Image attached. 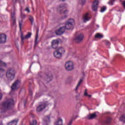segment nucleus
<instances>
[{
	"label": "nucleus",
	"instance_id": "1",
	"mask_svg": "<svg viewBox=\"0 0 125 125\" xmlns=\"http://www.w3.org/2000/svg\"><path fill=\"white\" fill-rule=\"evenodd\" d=\"M14 104L13 99H8L6 101L2 102L0 104V110L1 114L6 113L7 110H10Z\"/></svg>",
	"mask_w": 125,
	"mask_h": 125
},
{
	"label": "nucleus",
	"instance_id": "2",
	"mask_svg": "<svg viewBox=\"0 0 125 125\" xmlns=\"http://www.w3.org/2000/svg\"><path fill=\"white\" fill-rule=\"evenodd\" d=\"M16 74V71L14 68H9L6 72V77L8 79V81H10L11 82L15 78Z\"/></svg>",
	"mask_w": 125,
	"mask_h": 125
},
{
	"label": "nucleus",
	"instance_id": "3",
	"mask_svg": "<svg viewBox=\"0 0 125 125\" xmlns=\"http://www.w3.org/2000/svg\"><path fill=\"white\" fill-rule=\"evenodd\" d=\"M6 66H7L6 63L0 59V78H2L4 76L5 69L3 68H5Z\"/></svg>",
	"mask_w": 125,
	"mask_h": 125
},
{
	"label": "nucleus",
	"instance_id": "4",
	"mask_svg": "<svg viewBox=\"0 0 125 125\" xmlns=\"http://www.w3.org/2000/svg\"><path fill=\"white\" fill-rule=\"evenodd\" d=\"M74 22L75 21L73 19L68 20V21L65 22V24L64 25L66 28V30H73V29H74V25L73 24H74Z\"/></svg>",
	"mask_w": 125,
	"mask_h": 125
},
{
	"label": "nucleus",
	"instance_id": "5",
	"mask_svg": "<svg viewBox=\"0 0 125 125\" xmlns=\"http://www.w3.org/2000/svg\"><path fill=\"white\" fill-rule=\"evenodd\" d=\"M74 62H73L72 61H68L66 62L65 64V67L66 71H72V70H74Z\"/></svg>",
	"mask_w": 125,
	"mask_h": 125
},
{
	"label": "nucleus",
	"instance_id": "6",
	"mask_svg": "<svg viewBox=\"0 0 125 125\" xmlns=\"http://www.w3.org/2000/svg\"><path fill=\"white\" fill-rule=\"evenodd\" d=\"M53 77L52 76V73L51 72H49L46 74L45 76V78L44 79V83H48L52 81Z\"/></svg>",
	"mask_w": 125,
	"mask_h": 125
},
{
	"label": "nucleus",
	"instance_id": "7",
	"mask_svg": "<svg viewBox=\"0 0 125 125\" xmlns=\"http://www.w3.org/2000/svg\"><path fill=\"white\" fill-rule=\"evenodd\" d=\"M112 122V118L111 117H106L104 120H100L99 123L101 125H108L111 124Z\"/></svg>",
	"mask_w": 125,
	"mask_h": 125
},
{
	"label": "nucleus",
	"instance_id": "8",
	"mask_svg": "<svg viewBox=\"0 0 125 125\" xmlns=\"http://www.w3.org/2000/svg\"><path fill=\"white\" fill-rule=\"evenodd\" d=\"M47 103H43L40 104L37 107L36 111L37 112H38L39 113L41 112H42L45 108H46V106L48 105Z\"/></svg>",
	"mask_w": 125,
	"mask_h": 125
},
{
	"label": "nucleus",
	"instance_id": "9",
	"mask_svg": "<svg viewBox=\"0 0 125 125\" xmlns=\"http://www.w3.org/2000/svg\"><path fill=\"white\" fill-rule=\"evenodd\" d=\"M66 30H67V28L65 27V25L63 26H62L59 29L55 31V34H56L57 36H61L65 33V31Z\"/></svg>",
	"mask_w": 125,
	"mask_h": 125
},
{
	"label": "nucleus",
	"instance_id": "10",
	"mask_svg": "<svg viewBox=\"0 0 125 125\" xmlns=\"http://www.w3.org/2000/svg\"><path fill=\"white\" fill-rule=\"evenodd\" d=\"M31 36H32V33L31 32H28L27 34L25 35L24 37V34H23V33H21V44H23L24 43V41L25 40H28V39L31 38Z\"/></svg>",
	"mask_w": 125,
	"mask_h": 125
},
{
	"label": "nucleus",
	"instance_id": "11",
	"mask_svg": "<svg viewBox=\"0 0 125 125\" xmlns=\"http://www.w3.org/2000/svg\"><path fill=\"white\" fill-rule=\"evenodd\" d=\"M83 38H84V37L83 36V34H80L75 37V38L74 39V41L75 42H76V43H80V42H83Z\"/></svg>",
	"mask_w": 125,
	"mask_h": 125
},
{
	"label": "nucleus",
	"instance_id": "12",
	"mask_svg": "<svg viewBox=\"0 0 125 125\" xmlns=\"http://www.w3.org/2000/svg\"><path fill=\"white\" fill-rule=\"evenodd\" d=\"M15 11L11 13L12 26L16 25V17H15Z\"/></svg>",
	"mask_w": 125,
	"mask_h": 125
},
{
	"label": "nucleus",
	"instance_id": "13",
	"mask_svg": "<svg viewBox=\"0 0 125 125\" xmlns=\"http://www.w3.org/2000/svg\"><path fill=\"white\" fill-rule=\"evenodd\" d=\"M6 42V35L4 34H0V44H2Z\"/></svg>",
	"mask_w": 125,
	"mask_h": 125
},
{
	"label": "nucleus",
	"instance_id": "14",
	"mask_svg": "<svg viewBox=\"0 0 125 125\" xmlns=\"http://www.w3.org/2000/svg\"><path fill=\"white\" fill-rule=\"evenodd\" d=\"M83 21L85 23L87 21H89L91 19V17L89 16V13H86L83 16Z\"/></svg>",
	"mask_w": 125,
	"mask_h": 125
},
{
	"label": "nucleus",
	"instance_id": "15",
	"mask_svg": "<svg viewBox=\"0 0 125 125\" xmlns=\"http://www.w3.org/2000/svg\"><path fill=\"white\" fill-rule=\"evenodd\" d=\"M59 44V41L58 40H53L52 42V47L54 49H58V45Z\"/></svg>",
	"mask_w": 125,
	"mask_h": 125
},
{
	"label": "nucleus",
	"instance_id": "16",
	"mask_svg": "<svg viewBox=\"0 0 125 125\" xmlns=\"http://www.w3.org/2000/svg\"><path fill=\"white\" fill-rule=\"evenodd\" d=\"M19 84H20V80H17L12 85V90H15V89H16V87H17Z\"/></svg>",
	"mask_w": 125,
	"mask_h": 125
},
{
	"label": "nucleus",
	"instance_id": "17",
	"mask_svg": "<svg viewBox=\"0 0 125 125\" xmlns=\"http://www.w3.org/2000/svg\"><path fill=\"white\" fill-rule=\"evenodd\" d=\"M43 121V125H48V124L50 123V116L48 115L47 116H45Z\"/></svg>",
	"mask_w": 125,
	"mask_h": 125
},
{
	"label": "nucleus",
	"instance_id": "18",
	"mask_svg": "<svg viewBox=\"0 0 125 125\" xmlns=\"http://www.w3.org/2000/svg\"><path fill=\"white\" fill-rule=\"evenodd\" d=\"M97 112H95L92 114H90L88 116V119L89 120H93V119H95V118H97L98 116L97 115Z\"/></svg>",
	"mask_w": 125,
	"mask_h": 125
},
{
	"label": "nucleus",
	"instance_id": "19",
	"mask_svg": "<svg viewBox=\"0 0 125 125\" xmlns=\"http://www.w3.org/2000/svg\"><path fill=\"white\" fill-rule=\"evenodd\" d=\"M54 56L56 58L60 59L62 57V55L58 51L56 50L54 52Z\"/></svg>",
	"mask_w": 125,
	"mask_h": 125
},
{
	"label": "nucleus",
	"instance_id": "20",
	"mask_svg": "<svg viewBox=\"0 0 125 125\" xmlns=\"http://www.w3.org/2000/svg\"><path fill=\"white\" fill-rule=\"evenodd\" d=\"M54 125H63V120L61 118H58L57 121L54 123Z\"/></svg>",
	"mask_w": 125,
	"mask_h": 125
},
{
	"label": "nucleus",
	"instance_id": "21",
	"mask_svg": "<svg viewBox=\"0 0 125 125\" xmlns=\"http://www.w3.org/2000/svg\"><path fill=\"white\" fill-rule=\"evenodd\" d=\"M38 39H39V29H36V34L35 36V46L37 45V43H38Z\"/></svg>",
	"mask_w": 125,
	"mask_h": 125
},
{
	"label": "nucleus",
	"instance_id": "22",
	"mask_svg": "<svg viewBox=\"0 0 125 125\" xmlns=\"http://www.w3.org/2000/svg\"><path fill=\"white\" fill-rule=\"evenodd\" d=\"M18 121V119H15L11 122L9 123L7 125H17Z\"/></svg>",
	"mask_w": 125,
	"mask_h": 125
},
{
	"label": "nucleus",
	"instance_id": "23",
	"mask_svg": "<svg viewBox=\"0 0 125 125\" xmlns=\"http://www.w3.org/2000/svg\"><path fill=\"white\" fill-rule=\"evenodd\" d=\"M57 51H58L62 55L65 52V49L62 47H61L59 48H58Z\"/></svg>",
	"mask_w": 125,
	"mask_h": 125
},
{
	"label": "nucleus",
	"instance_id": "24",
	"mask_svg": "<svg viewBox=\"0 0 125 125\" xmlns=\"http://www.w3.org/2000/svg\"><path fill=\"white\" fill-rule=\"evenodd\" d=\"M83 78H81L79 82H78V83L75 88V91H78V89H79V87L80 86V85H81V83H83Z\"/></svg>",
	"mask_w": 125,
	"mask_h": 125
},
{
	"label": "nucleus",
	"instance_id": "25",
	"mask_svg": "<svg viewBox=\"0 0 125 125\" xmlns=\"http://www.w3.org/2000/svg\"><path fill=\"white\" fill-rule=\"evenodd\" d=\"M83 78H81L79 82H78V83L75 88V91H78V89H79V87L80 86V85H81V83H83Z\"/></svg>",
	"mask_w": 125,
	"mask_h": 125
},
{
	"label": "nucleus",
	"instance_id": "26",
	"mask_svg": "<svg viewBox=\"0 0 125 125\" xmlns=\"http://www.w3.org/2000/svg\"><path fill=\"white\" fill-rule=\"evenodd\" d=\"M119 121L122 122L124 124H125V115H122L119 118Z\"/></svg>",
	"mask_w": 125,
	"mask_h": 125
},
{
	"label": "nucleus",
	"instance_id": "27",
	"mask_svg": "<svg viewBox=\"0 0 125 125\" xmlns=\"http://www.w3.org/2000/svg\"><path fill=\"white\" fill-rule=\"evenodd\" d=\"M64 9L63 6H60L59 8H58V10L60 12V14H62V10Z\"/></svg>",
	"mask_w": 125,
	"mask_h": 125
},
{
	"label": "nucleus",
	"instance_id": "28",
	"mask_svg": "<svg viewBox=\"0 0 125 125\" xmlns=\"http://www.w3.org/2000/svg\"><path fill=\"white\" fill-rule=\"evenodd\" d=\"M92 9L93 11H97V9H98V6L92 5Z\"/></svg>",
	"mask_w": 125,
	"mask_h": 125
},
{
	"label": "nucleus",
	"instance_id": "29",
	"mask_svg": "<svg viewBox=\"0 0 125 125\" xmlns=\"http://www.w3.org/2000/svg\"><path fill=\"white\" fill-rule=\"evenodd\" d=\"M95 38L96 39H102V38H103V35L98 33L95 35Z\"/></svg>",
	"mask_w": 125,
	"mask_h": 125
},
{
	"label": "nucleus",
	"instance_id": "30",
	"mask_svg": "<svg viewBox=\"0 0 125 125\" xmlns=\"http://www.w3.org/2000/svg\"><path fill=\"white\" fill-rule=\"evenodd\" d=\"M22 24H23V21H22V20L20 21L19 25L20 31L22 30Z\"/></svg>",
	"mask_w": 125,
	"mask_h": 125
},
{
	"label": "nucleus",
	"instance_id": "31",
	"mask_svg": "<svg viewBox=\"0 0 125 125\" xmlns=\"http://www.w3.org/2000/svg\"><path fill=\"white\" fill-rule=\"evenodd\" d=\"M21 19H25L26 17V15H25V14H23V13H22V10H21Z\"/></svg>",
	"mask_w": 125,
	"mask_h": 125
},
{
	"label": "nucleus",
	"instance_id": "32",
	"mask_svg": "<svg viewBox=\"0 0 125 125\" xmlns=\"http://www.w3.org/2000/svg\"><path fill=\"white\" fill-rule=\"evenodd\" d=\"M99 3V0H95L93 1V5H96L97 6H98Z\"/></svg>",
	"mask_w": 125,
	"mask_h": 125
},
{
	"label": "nucleus",
	"instance_id": "33",
	"mask_svg": "<svg viewBox=\"0 0 125 125\" xmlns=\"http://www.w3.org/2000/svg\"><path fill=\"white\" fill-rule=\"evenodd\" d=\"M84 96H88V97H91V95H88V94L87 93V89H85V92L84 93Z\"/></svg>",
	"mask_w": 125,
	"mask_h": 125
},
{
	"label": "nucleus",
	"instance_id": "34",
	"mask_svg": "<svg viewBox=\"0 0 125 125\" xmlns=\"http://www.w3.org/2000/svg\"><path fill=\"white\" fill-rule=\"evenodd\" d=\"M110 41L111 42H116L117 41H118V39H117L116 36H114L110 38Z\"/></svg>",
	"mask_w": 125,
	"mask_h": 125
},
{
	"label": "nucleus",
	"instance_id": "35",
	"mask_svg": "<svg viewBox=\"0 0 125 125\" xmlns=\"http://www.w3.org/2000/svg\"><path fill=\"white\" fill-rule=\"evenodd\" d=\"M115 0H109V1L108 2L109 5H114V2Z\"/></svg>",
	"mask_w": 125,
	"mask_h": 125
},
{
	"label": "nucleus",
	"instance_id": "36",
	"mask_svg": "<svg viewBox=\"0 0 125 125\" xmlns=\"http://www.w3.org/2000/svg\"><path fill=\"white\" fill-rule=\"evenodd\" d=\"M29 20L30 21L31 24L33 25V23H34V18L30 16L29 18Z\"/></svg>",
	"mask_w": 125,
	"mask_h": 125
},
{
	"label": "nucleus",
	"instance_id": "37",
	"mask_svg": "<svg viewBox=\"0 0 125 125\" xmlns=\"http://www.w3.org/2000/svg\"><path fill=\"white\" fill-rule=\"evenodd\" d=\"M106 6H103L101 8V12L102 13H103L104 12V11H106Z\"/></svg>",
	"mask_w": 125,
	"mask_h": 125
},
{
	"label": "nucleus",
	"instance_id": "38",
	"mask_svg": "<svg viewBox=\"0 0 125 125\" xmlns=\"http://www.w3.org/2000/svg\"><path fill=\"white\" fill-rule=\"evenodd\" d=\"M37 124V122L36 120H33L32 122L30 123V125H36Z\"/></svg>",
	"mask_w": 125,
	"mask_h": 125
},
{
	"label": "nucleus",
	"instance_id": "39",
	"mask_svg": "<svg viewBox=\"0 0 125 125\" xmlns=\"http://www.w3.org/2000/svg\"><path fill=\"white\" fill-rule=\"evenodd\" d=\"M105 45H110L111 43L109 41H106L105 43Z\"/></svg>",
	"mask_w": 125,
	"mask_h": 125
},
{
	"label": "nucleus",
	"instance_id": "40",
	"mask_svg": "<svg viewBox=\"0 0 125 125\" xmlns=\"http://www.w3.org/2000/svg\"><path fill=\"white\" fill-rule=\"evenodd\" d=\"M122 5H123L124 9L125 10V0L123 1L122 3Z\"/></svg>",
	"mask_w": 125,
	"mask_h": 125
},
{
	"label": "nucleus",
	"instance_id": "41",
	"mask_svg": "<svg viewBox=\"0 0 125 125\" xmlns=\"http://www.w3.org/2000/svg\"><path fill=\"white\" fill-rule=\"evenodd\" d=\"M86 1V0H82V5H84V3H85Z\"/></svg>",
	"mask_w": 125,
	"mask_h": 125
},
{
	"label": "nucleus",
	"instance_id": "42",
	"mask_svg": "<svg viewBox=\"0 0 125 125\" xmlns=\"http://www.w3.org/2000/svg\"><path fill=\"white\" fill-rule=\"evenodd\" d=\"M25 11H27L28 12V13H30V9H29L28 7H27L25 9Z\"/></svg>",
	"mask_w": 125,
	"mask_h": 125
},
{
	"label": "nucleus",
	"instance_id": "43",
	"mask_svg": "<svg viewBox=\"0 0 125 125\" xmlns=\"http://www.w3.org/2000/svg\"><path fill=\"white\" fill-rule=\"evenodd\" d=\"M73 123V119L70 120L69 123L67 124V125H71Z\"/></svg>",
	"mask_w": 125,
	"mask_h": 125
},
{
	"label": "nucleus",
	"instance_id": "44",
	"mask_svg": "<svg viewBox=\"0 0 125 125\" xmlns=\"http://www.w3.org/2000/svg\"><path fill=\"white\" fill-rule=\"evenodd\" d=\"M67 17H68V16H67V15L63 16L62 17V19H66V18H67Z\"/></svg>",
	"mask_w": 125,
	"mask_h": 125
},
{
	"label": "nucleus",
	"instance_id": "45",
	"mask_svg": "<svg viewBox=\"0 0 125 125\" xmlns=\"http://www.w3.org/2000/svg\"><path fill=\"white\" fill-rule=\"evenodd\" d=\"M67 13H68V11L67 10H66L62 12V14H66Z\"/></svg>",
	"mask_w": 125,
	"mask_h": 125
},
{
	"label": "nucleus",
	"instance_id": "46",
	"mask_svg": "<svg viewBox=\"0 0 125 125\" xmlns=\"http://www.w3.org/2000/svg\"><path fill=\"white\" fill-rule=\"evenodd\" d=\"M29 94L30 95H32L33 94V91H32V90H29Z\"/></svg>",
	"mask_w": 125,
	"mask_h": 125
},
{
	"label": "nucleus",
	"instance_id": "47",
	"mask_svg": "<svg viewBox=\"0 0 125 125\" xmlns=\"http://www.w3.org/2000/svg\"><path fill=\"white\" fill-rule=\"evenodd\" d=\"M42 84H43V86H44V84L43 83L41 82L39 83V85L41 86V85H42Z\"/></svg>",
	"mask_w": 125,
	"mask_h": 125
},
{
	"label": "nucleus",
	"instance_id": "48",
	"mask_svg": "<svg viewBox=\"0 0 125 125\" xmlns=\"http://www.w3.org/2000/svg\"><path fill=\"white\" fill-rule=\"evenodd\" d=\"M26 104H27V101L26 100L24 101V106H26Z\"/></svg>",
	"mask_w": 125,
	"mask_h": 125
},
{
	"label": "nucleus",
	"instance_id": "49",
	"mask_svg": "<svg viewBox=\"0 0 125 125\" xmlns=\"http://www.w3.org/2000/svg\"><path fill=\"white\" fill-rule=\"evenodd\" d=\"M60 1H66V0H59Z\"/></svg>",
	"mask_w": 125,
	"mask_h": 125
},
{
	"label": "nucleus",
	"instance_id": "50",
	"mask_svg": "<svg viewBox=\"0 0 125 125\" xmlns=\"http://www.w3.org/2000/svg\"><path fill=\"white\" fill-rule=\"evenodd\" d=\"M32 65H33V63H32V64L30 65L29 68H31V67H32Z\"/></svg>",
	"mask_w": 125,
	"mask_h": 125
},
{
	"label": "nucleus",
	"instance_id": "51",
	"mask_svg": "<svg viewBox=\"0 0 125 125\" xmlns=\"http://www.w3.org/2000/svg\"><path fill=\"white\" fill-rule=\"evenodd\" d=\"M97 27L98 28H99V25H97Z\"/></svg>",
	"mask_w": 125,
	"mask_h": 125
},
{
	"label": "nucleus",
	"instance_id": "52",
	"mask_svg": "<svg viewBox=\"0 0 125 125\" xmlns=\"http://www.w3.org/2000/svg\"><path fill=\"white\" fill-rule=\"evenodd\" d=\"M120 11H121V10H117V12H120Z\"/></svg>",
	"mask_w": 125,
	"mask_h": 125
},
{
	"label": "nucleus",
	"instance_id": "53",
	"mask_svg": "<svg viewBox=\"0 0 125 125\" xmlns=\"http://www.w3.org/2000/svg\"><path fill=\"white\" fill-rule=\"evenodd\" d=\"M79 96H80V95L79 96L78 95L76 96V97H79Z\"/></svg>",
	"mask_w": 125,
	"mask_h": 125
},
{
	"label": "nucleus",
	"instance_id": "54",
	"mask_svg": "<svg viewBox=\"0 0 125 125\" xmlns=\"http://www.w3.org/2000/svg\"><path fill=\"white\" fill-rule=\"evenodd\" d=\"M0 125H2V123H0Z\"/></svg>",
	"mask_w": 125,
	"mask_h": 125
},
{
	"label": "nucleus",
	"instance_id": "55",
	"mask_svg": "<svg viewBox=\"0 0 125 125\" xmlns=\"http://www.w3.org/2000/svg\"><path fill=\"white\" fill-rule=\"evenodd\" d=\"M116 86H118V85H116Z\"/></svg>",
	"mask_w": 125,
	"mask_h": 125
}]
</instances>
